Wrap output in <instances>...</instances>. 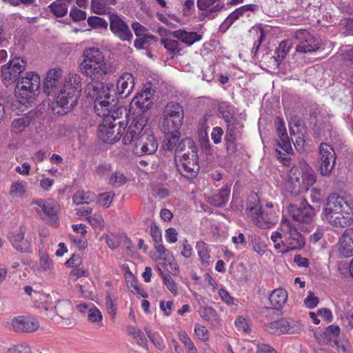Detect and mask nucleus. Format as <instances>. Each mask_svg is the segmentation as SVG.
I'll use <instances>...</instances> for the list:
<instances>
[{
  "label": "nucleus",
  "mask_w": 353,
  "mask_h": 353,
  "mask_svg": "<svg viewBox=\"0 0 353 353\" xmlns=\"http://www.w3.org/2000/svg\"><path fill=\"white\" fill-rule=\"evenodd\" d=\"M147 123L145 115L135 117L130 121L122 139L123 144L132 145L133 154L139 157L154 154L158 148L157 140Z\"/></svg>",
  "instance_id": "nucleus-1"
},
{
  "label": "nucleus",
  "mask_w": 353,
  "mask_h": 353,
  "mask_svg": "<svg viewBox=\"0 0 353 353\" xmlns=\"http://www.w3.org/2000/svg\"><path fill=\"white\" fill-rule=\"evenodd\" d=\"M111 90H114L112 83L104 85L102 83H90L87 85L86 92L94 100V111L101 117L115 115L119 118L123 109L117 107V102L111 95Z\"/></svg>",
  "instance_id": "nucleus-2"
},
{
  "label": "nucleus",
  "mask_w": 353,
  "mask_h": 353,
  "mask_svg": "<svg viewBox=\"0 0 353 353\" xmlns=\"http://www.w3.org/2000/svg\"><path fill=\"white\" fill-rule=\"evenodd\" d=\"M271 240L279 252L300 250L305 245L303 236L298 232L296 225L290 219L283 216L279 228L272 233Z\"/></svg>",
  "instance_id": "nucleus-3"
},
{
  "label": "nucleus",
  "mask_w": 353,
  "mask_h": 353,
  "mask_svg": "<svg viewBox=\"0 0 353 353\" xmlns=\"http://www.w3.org/2000/svg\"><path fill=\"white\" fill-rule=\"evenodd\" d=\"M323 219L333 226L347 227L353 222V208L344 197L332 194L323 210Z\"/></svg>",
  "instance_id": "nucleus-4"
},
{
  "label": "nucleus",
  "mask_w": 353,
  "mask_h": 353,
  "mask_svg": "<svg viewBox=\"0 0 353 353\" xmlns=\"http://www.w3.org/2000/svg\"><path fill=\"white\" fill-rule=\"evenodd\" d=\"M79 69L83 75L92 81V83H101L109 72V66L103 52L96 47L87 48L83 50Z\"/></svg>",
  "instance_id": "nucleus-5"
},
{
  "label": "nucleus",
  "mask_w": 353,
  "mask_h": 353,
  "mask_svg": "<svg viewBox=\"0 0 353 353\" xmlns=\"http://www.w3.org/2000/svg\"><path fill=\"white\" fill-rule=\"evenodd\" d=\"M175 163L178 171L186 178H193L199 171L195 143L190 138L183 139L175 151Z\"/></svg>",
  "instance_id": "nucleus-6"
},
{
  "label": "nucleus",
  "mask_w": 353,
  "mask_h": 353,
  "mask_svg": "<svg viewBox=\"0 0 353 353\" xmlns=\"http://www.w3.org/2000/svg\"><path fill=\"white\" fill-rule=\"evenodd\" d=\"M82 79L79 74L70 72L64 78L63 84L55 96V102L60 108L59 114L70 111L76 105L81 92Z\"/></svg>",
  "instance_id": "nucleus-7"
},
{
  "label": "nucleus",
  "mask_w": 353,
  "mask_h": 353,
  "mask_svg": "<svg viewBox=\"0 0 353 353\" xmlns=\"http://www.w3.org/2000/svg\"><path fill=\"white\" fill-rule=\"evenodd\" d=\"M316 181L313 170L307 165H303L300 173L298 168H292L287 175V179L279 184L281 189L296 196L299 193L306 192Z\"/></svg>",
  "instance_id": "nucleus-8"
},
{
  "label": "nucleus",
  "mask_w": 353,
  "mask_h": 353,
  "mask_svg": "<svg viewBox=\"0 0 353 353\" xmlns=\"http://www.w3.org/2000/svg\"><path fill=\"white\" fill-rule=\"evenodd\" d=\"M41 79L39 74L31 72L26 74L17 83L15 96L19 102L23 105L32 103L39 94Z\"/></svg>",
  "instance_id": "nucleus-9"
},
{
  "label": "nucleus",
  "mask_w": 353,
  "mask_h": 353,
  "mask_svg": "<svg viewBox=\"0 0 353 353\" xmlns=\"http://www.w3.org/2000/svg\"><path fill=\"white\" fill-rule=\"evenodd\" d=\"M115 115L103 118L102 123L98 128V137L103 142L112 143L119 140L124 132H126V123L124 121L116 122Z\"/></svg>",
  "instance_id": "nucleus-10"
},
{
  "label": "nucleus",
  "mask_w": 353,
  "mask_h": 353,
  "mask_svg": "<svg viewBox=\"0 0 353 353\" xmlns=\"http://www.w3.org/2000/svg\"><path fill=\"white\" fill-rule=\"evenodd\" d=\"M183 110L178 103L170 102L165 107L162 115V130L179 129L183 123Z\"/></svg>",
  "instance_id": "nucleus-11"
},
{
  "label": "nucleus",
  "mask_w": 353,
  "mask_h": 353,
  "mask_svg": "<svg viewBox=\"0 0 353 353\" xmlns=\"http://www.w3.org/2000/svg\"><path fill=\"white\" fill-rule=\"evenodd\" d=\"M275 124L279 137L275 151L277 153L278 158L281 159L283 165H286L288 163L287 156L290 154L292 148L287 134L283 120L280 117H277L275 119Z\"/></svg>",
  "instance_id": "nucleus-12"
},
{
  "label": "nucleus",
  "mask_w": 353,
  "mask_h": 353,
  "mask_svg": "<svg viewBox=\"0 0 353 353\" xmlns=\"http://www.w3.org/2000/svg\"><path fill=\"white\" fill-rule=\"evenodd\" d=\"M152 97L151 84L146 83L143 89L137 93L130 103L131 108L134 110L132 119L138 115H145L144 113L152 104Z\"/></svg>",
  "instance_id": "nucleus-13"
},
{
  "label": "nucleus",
  "mask_w": 353,
  "mask_h": 353,
  "mask_svg": "<svg viewBox=\"0 0 353 353\" xmlns=\"http://www.w3.org/2000/svg\"><path fill=\"white\" fill-rule=\"evenodd\" d=\"M26 61L21 57H14L1 68L3 83L8 86L14 82L21 73L25 70Z\"/></svg>",
  "instance_id": "nucleus-14"
},
{
  "label": "nucleus",
  "mask_w": 353,
  "mask_h": 353,
  "mask_svg": "<svg viewBox=\"0 0 353 353\" xmlns=\"http://www.w3.org/2000/svg\"><path fill=\"white\" fill-rule=\"evenodd\" d=\"M39 207V210H37L38 213L41 214L43 219H46L47 222L52 226L57 228L59 226V219L57 217V213L59 210V203L51 199L37 200L34 202Z\"/></svg>",
  "instance_id": "nucleus-15"
},
{
  "label": "nucleus",
  "mask_w": 353,
  "mask_h": 353,
  "mask_svg": "<svg viewBox=\"0 0 353 353\" xmlns=\"http://www.w3.org/2000/svg\"><path fill=\"white\" fill-rule=\"evenodd\" d=\"M8 323L11 330L19 333L33 332L39 327L37 319L30 315L14 316Z\"/></svg>",
  "instance_id": "nucleus-16"
},
{
  "label": "nucleus",
  "mask_w": 353,
  "mask_h": 353,
  "mask_svg": "<svg viewBox=\"0 0 353 353\" xmlns=\"http://www.w3.org/2000/svg\"><path fill=\"white\" fill-rule=\"evenodd\" d=\"M294 37L299 42L296 47L297 52H312L320 48L319 40L305 30H297Z\"/></svg>",
  "instance_id": "nucleus-17"
},
{
  "label": "nucleus",
  "mask_w": 353,
  "mask_h": 353,
  "mask_svg": "<svg viewBox=\"0 0 353 353\" xmlns=\"http://www.w3.org/2000/svg\"><path fill=\"white\" fill-rule=\"evenodd\" d=\"M319 170L322 175L327 176L332 170L336 161L334 149L330 145L323 143L319 147Z\"/></svg>",
  "instance_id": "nucleus-18"
},
{
  "label": "nucleus",
  "mask_w": 353,
  "mask_h": 353,
  "mask_svg": "<svg viewBox=\"0 0 353 353\" xmlns=\"http://www.w3.org/2000/svg\"><path fill=\"white\" fill-rule=\"evenodd\" d=\"M248 210V216L256 226L261 228H269L275 223L274 214L262 210L259 205L256 204L249 207Z\"/></svg>",
  "instance_id": "nucleus-19"
},
{
  "label": "nucleus",
  "mask_w": 353,
  "mask_h": 353,
  "mask_svg": "<svg viewBox=\"0 0 353 353\" xmlns=\"http://www.w3.org/2000/svg\"><path fill=\"white\" fill-rule=\"evenodd\" d=\"M286 210L292 219L290 221L296 225V222L299 223L310 222L314 214L313 208L307 204H303L300 208L294 204H289Z\"/></svg>",
  "instance_id": "nucleus-20"
},
{
  "label": "nucleus",
  "mask_w": 353,
  "mask_h": 353,
  "mask_svg": "<svg viewBox=\"0 0 353 353\" xmlns=\"http://www.w3.org/2000/svg\"><path fill=\"white\" fill-rule=\"evenodd\" d=\"M62 76L63 71L58 68L50 69L48 72L43 84V91L47 95H52L61 88L63 84Z\"/></svg>",
  "instance_id": "nucleus-21"
},
{
  "label": "nucleus",
  "mask_w": 353,
  "mask_h": 353,
  "mask_svg": "<svg viewBox=\"0 0 353 353\" xmlns=\"http://www.w3.org/2000/svg\"><path fill=\"white\" fill-rule=\"evenodd\" d=\"M134 87V78L129 72H125L121 75L117 81V88L111 90L121 98L128 97L132 92Z\"/></svg>",
  "instance_id": "nucleus-22"
},
{
  "label": "nucleus",
  "mask_w": 353,
  "mask_h": 353,
  "mask_svg": "<svg viewBox=\"0 0 353 353\" xmlns=\"http://www.w3.org/2000/svg\"><path fill=\"white\" fill-rule=\"evenodd\" d=\"M110 30L120 39L130 41L132 38V34L126 23L116 14L110 17Z\"/></svg>",
  "instance_id": "nucleus-23"
},
{
  "label": "nucleus",
  "mask_w": 353,
  "mask_h": 353,
  "mask_svg": "<svg viewBox=\"0 0 353 353\" xmlns=\"http://www.w3.org/2000/svg\"><path fill=\"white\" fill-rule=\"evenodd\" d=\"M341 329L336 325H330L323 332L314 334L316 339L320 344L330 345L332 347L339 341Z\"/></svg>",
  "instance_id": "nucleus-24"
},
{
  "label": "nucleus",
  "mask_w": 353,
  "mask_h": 353,
  "mask_svg": "<svg viewBox=\"0 0 353 353\" xmlns=\"http://www.w3.org/2000/svg\"><path fill=\"white\" fill-rule=\"evenodd\" d=\"M265 330L271 334H294L299 329L291 326L290 322L285 319H279L265 324Z\"/></svg>",
  "instance_id": "nucleus-25"
},
{
  "label": "nucleus",
  "mask_w": 353,
  "mask_h": 353,
  "mask_svg": "<svg viewBox=\"0 0 353 353\" xmlns=\"http://www.w3.org/2000/svg\"><path fill=\"white\" fill-rule=\"evenodd\" d=\"M24 228L20 227L16 230L11 232L8 235V239L13 248L21 252H29L30 250V243L24 239Z\"/></svg>",
  "instance_id": "nucleus-26"
},
{
  "label": "nucleus",
  "mask_w": 353,
  "mask_h": 353,
  "mask_svg": "<svg viewBox=\"0 0 353 353\" xmlns=\"http://www.w3.org/2000/svg\"><path fill=\"white\" fill-rule=\"evenodd\" d=\"M224 119L228 123L225 140L227 142L233 143L236 135L240 132L243 127V121L241 119H239L235 117H230L229 115H224Z\"/></svg>",
  "instance_id": "nucleus-27"
},
{
  "label": "nucleus",
  "mask_w": 353,
  "mask_h": 353,
  "mask_svg": "<svg viewBox=\"0 0 353 353\" xmlns=\"http://www.w3.org/2000/svg\"><path fill=\"white\" fill-rule=\"evenodd\" d=\"M339 250L345 257L353 255V229H347L340 237Z\"/></svg>",
  "instance_id": "nucleus-28"
},
{
  "label": "nucleus",
  "mask_w": 353,
  "mask_h": 353,
  "mask_svg": "<svg viewBox=\"0 0 353 353\" xmlns=\"http://www.w3.org/2000/svg\"><path fill=\"white\" fill-rule=\"evenodd\" d=\"M173 37L187 46H192L201 39V36L196 32H188L184 30H177L170 32Z\"/></svg>",
  "instance_id": "nucleus-29"
},
{
  "label": "nucleus",
  "mask_w": 353,
  "mask_h": 353,
  "mask_svg": "<svg viewBox=\"0 0 353 353\" xmlns=\"http://www.w3.org/2000/svg\"><path fill=\"white\" fill-rule=\"evenodd\" d=\"M198 312L203 320L210 322L212 325L217 326L221 324V317L213 307L199 305Z\"/></svg>",
  "instance_id": "nucleus-30"
},
{
  "label": "nucleus",
  "mask_w": 353,
  "mask_h": 353,
  "mask_svg": "<svg viewBox=\"0 0 353 353\" xmlns=\"http://www.w3.org/2000/svg\"><path fill=\"white\" fill-rule=\"evenodd\" d=\"M54 267L53 261L48 253L45 250L40 248L39 250V265L34 271L50 272L54 270Z\"/></svg>",
  "instance_id": "nucleus-31"
},
{
  "label": "nucleus",
  "mask_w": 353,
  "mask_h": 353,
  "mask_svg": "<svg viewBox=\"0 0 353 353\" xmlns=\"http://www.w3.org/2000/svg\"><path fill=\"white\" fill-rule=\"evenodd\" d=\"M288 299L287 292L282 288L274 290L269 296V300L272 307L276 310L283 307Z\"/></svg>",
  "instance_id": "nucleus-32"
},
{
  "label": "nucleus",
  "mask_w": 353,
  "mask_h": 353,
  "mask_svg": "<svg viewBox=\"0 0 353 353\" xmlns=\"http://www.w3.org/2000/svg\"><path fill=\"white\" fill-rule=\"evenodd\" d=\"M30 121L31 117L27 114L14 119L10 126L11 132L14 134H21L30 125Z\"/></svg>",
  "instance_id": "nucleus-33"
},
{
  "label": "nucleus",
  "mask_w": 353,
  "mask_h": 353,
  "mask_svg": "<svg viewBox=\"0 0 353 353\" xmlns=\"http://www.w3.org/2000/svg\"><path fill=\"white\" fill-rule=\"evenodd\" d=\"M230 194V187L225 185L221 188L218 193H216L210 196L209 198V202L214 206H221L228 202Z\"/></svg>",
  "instance_id": "nucleus-34"
},
{
  "label": "nucleus",
  "mask_w": 353,
  "mask_h": 353,
  "mask_svg": "<svg viewBox=\"0 0 353 353\" xmlns=\"http://www.w3.org/2000/svg\"><path fill=\"white\" fill-rule=\"evenodd\" d=\"M165 134V139L163 146L168 150H173L178 143L181 133L179 129L170 130V132H163Z\"/></svg>",
  "instance_id": "nucleus-35"
},
{
  "label": "nucleus",
  "mask_w": 353,
  "mask_h": 353,
  "mask_svg": "<svg viewBox=\"0 0 353 353\" xmlns=\"http://www.w3.org/2000/svg\"><path fill=\"white\" fill-rule=\"evenodd\" d=\"M88 311V320L90 323L94 324L97 327H101L103 324V314L100 310L92 303Z\"/></svg>",
  "instance_id": "nucleus-36"
},
{
  "label": "nucleus",
  "mask_w": 353,
  "mask_h": 353,
  "mask_svg": "<svg viewBox=\"0 0 353 353\" xmlns=\"http://www.w3.org/2000/svg\"><path fill=\"white\" fill-rule=\"evenodd\" d=\"M27 183L24 181H16L12 182L9 194L12 198L23 197L26 192Z\"/></svg>",
  "instance_id": "nucleus-37"
},
{
  "label": "nucleus",
  "mask_w": 353,
  "mask_h": 353,
  "mask_svg": "<svg viewBox=\"0 0 353 353\" xmlns=\"http://www.w3.org/2000/svg\"><path fill=\"white\" fill-rule=\"evenodd\" d=\"M196 249L201 264L204 266L209 265L211 257L208 245L203 241H199L196 243Z\"/></svg>",
  "instance_id": "nucleus-38"
},
{
  "label": "nucleus",
  "mask_w": 353,
  "mask_h": 353,
  "mask_svg": "<svg viewBox=\"0 0 353 353\" xmlns=\"http://www.w3.org/2000/svg\"><path fill=\"white\" fill-rule=\"evenodd\" d=\"M144 330L154 345L159 350H163L165 348V344L162 336L157 332H154L149 327H145Z\"/></svg>",
  "instance_id": "nucleus-39"
},
{
  "label": "nucleus",
  "mask_w": 353,
  "mask_h": 353,
  "mask_svg": "<svg viewBox=\"0 0 353 353\" xmlns=\"http://www.w3.org/2000/svg\"><path fill=\"white\" fill-rule=\"evenodd\" d=\"M58 316L63 319L69 318L72 311V306L70 301H59L54 307Z\"/></svg>",
  "instance_id": "nucleus-40"
},
{
  "label": "nucleus",
  "mask_w": 353,
  "mask_h": 353,
  "mask_svg": "<svg viewBox=\"0 0 353 353\" xmlns=\"http://www.w3.org/2000/svg\"><path fill=\"white\" fill-rule=\"evenodd\" d=\"M291 41L288 40L283 41L280 43L278 48L276 50L274 57V61L276 62L277 65L281 63L282 60L287 54L291 48Z\"/></svg>",
  "instance_id": "nucleus-41"
},
{
  "label": "nucleus",
  "mask_w": 353,
  "mask_h": 353,
  "mask_svg": "<svg viewBox=\"0 0 353 353\" xmlns=\"http://www.w3.org/2000/svg\"><path fill=\"white\" fill-rule=\"evenodd\" d=\"M126 332L128 334L132 336L134 339L137 340V343L140 345H144L146 343V339L143 332L138 328L137 326L133 325H129L126 327Z\"/></svg>",
  "instance_id": "nucleus-42"
},
{
  "label": "nucleus",
  "mask_w": 353,
  "mask_h": 353,
  "mask_svg": "<svg viewBox=\"0 0 353 353\" xmlns=\"http://www.w3.org/2000/svg\"><path fill=\"white\" fill-rule=\"evenodd\" d=\"M50 11L57 17H62L65 16L68 10V5L66 3L57 1L49 6Z\"/></svg>",
  "instance_id": "nucleus-43"
},
{
  "label": "nucleus",
  "mask_w": 353,
  "mask_h": 353,
  "mask_svg": "<svg viewBox=\"0 0 353 353\" xmlns=\"http://www.w3.org/2000/svg\"><path fill=\"white\" fill-rule=\"evenodd\" d=\"M94 199V195L85 190H78L73 196V201L77 205L89 203Z\"/></svg>",
  "instance_id": "nucleus-44"
},
{
  "label": "nucleus",
  "mask_w": 353,
  "mask_h": 353,
  "mask_svg": "<svg viewBox=\"0 0 353 353\" xmlns=\"http://www.w3.org/2000/svg\"><path fill=\"white\" fill-rule=\"evenodd\" d=\"M127 182V177L120 170L113 172L109 179V183L115 188H119Z\"/></svg>",
  "instance_id": "nucleus-45"
},
{
  "label": "nucleus",
  "mask_w": 353,
  "mask_h": 353,
  "mask_svg": "<svg viewBox=\"0 0 353 353\" xmlns=\"http://www.w3.org/2000/svg\"><path fill=\"white\" fill-rule=\"evenodd\" d=\"M161 274L163 284L166 286L167 289L173 296H177L179 294V288L172 276L162 272Z\"/></svg>",
  "instance_id": "nucleus-46"
},
{
  "label": "nucleus",
  "mask_w": 353,
  "mask_h": 353,
  "mask_svg": "<svg viewBox=\"0 0 353 353\" xmlns=\"http://www.w3.org/2000/svg\"><path fill=\"white\" fill-rule=\"evenodd\" d=\"M110 4L105 0H92L91 8L94 13L104 14L108 12Z\"/></svg>",
  "instance_id": "nucleus-47"
},
{
  "label": "nucleus",
  "mask_w": 353,
  "mask_h": 353,
  "mask_svg": "<svg viewBox=\"0 0 353 353\" xmlns=\"http://www.w3.org/2000/svg\"><path fill=\"white\" fill-rule=\"evenodd\" d=\"M123 238H125V236L123 234L110 232L106 234L105 241L108 247L113 250L118 248L120 245L121 240Z\"/></svg>",
  "instance_id": "nucleus-48"
},
{
  "label": "nucleus",
  "mask_w": 353,
  "mask_h": 353,
  "mask_svg": "<svg viewBox=\"0 0 353 353\" xmlns=\"http://www.w3.org/2000/svg\"><path fill=\"white\" fill-rule=\"evenodd\" d=\"M161 43L171 53H178L180 51V46L177 40L169 38H163Z\"/></svg>",
  "instance_id": "nucleus-49"
},
{
  "label": "nucleus",
  "mask_w": 353,
  "mask_h": 353,
  "mask_svg": "<svg viewBox=\"0 0 353 353\" xmlns=\"http://www.w3.org/2000/svg\"><path fill=\"white\" fill-rule=\"evenodd\" d=\"M114 196V192L113 191L103 192L98 196L97 202L104 208H109Z\"/></svg>",
  "instance_id": "nucleus-50"
},
{
  "label": "nucleus",
  "mask_w": 353,
  "mask_h": 353,
  "mask_svg": "<svg viewBox=\"0 0 353 353\" xmlns=\"http://www.w3.org/2000/svg\"><path fill=\"white\" fill-rule=\"evenodd\" d=\"M5 353H32L30 347L26 343H19L10 346Z\"/></svg>",
  "instance_id": "nucleus-51"
},
{
  "label": "nucleus",
  "mask_w": 353,
  "mask_h": 353,
  "mask_svg": "<svg viewBox=\"0 0 353 353\" xmlns=\"http://www.w3.org/2000/svg\"><path fill=\"white\" fill-rule=\"evenodd\" d=\"M88 23L90 26L94 28H101L107 29L108 22L99 17H90L88 19Z\"/></svg>",
  "instance_id": "nucleus-52"
},
{
  "label": "nucleus",
  "mask_w": 353,
  "mask_h": 353,
  "mask_svg": "<svg viewBox=\"0 0 353 353\" xmlns=\"http://www.w3.org/2000/svg\"><path fill=\"white\" fill-rule=\"evenodd\" d=\"M194 334L202 341H207L209 339V332L205 326L199 323L194 325Z\"/></svg>",
  "instance_id": "nucleus-53"
},
{
  "label": "nucleus",
  "mask_w": 353,
  "mask_h": 353,
  "mask_svg": "<svg viewBox=\"0 0 353 353\" xmlns=\"http://www.w3.org/2000/svg\"><path fill=\"white\" fill-rule=\"evenodd\" d=\"M219 295L221 299L228 305H237L238 301L230 294L225 289L221 288L219 290Z\"/></svg>",
  "instance_id": "nucleus-54"
},
{
  "label": "nucleus",
  "mask_w": 353,
  "mask_h": 353,
  "mask_svg": "<svg viewBox=\"0 0 353 353\" xmlns=\"http://www.w3.org/2000/svg\"><path fill=\"white\" fill-rule=\"evenodd\" d=\"M239 18V17L236 10L233 11L221 24L220 29L223 32L226 31Z\"/></svg>",
  "instance_id": "nucleus-55"
},
{
  "label": "nucleus",
  "mask_w": 353,
  "mask_h": 353,
  "mask_svg": "<svg viewBox=\"0 0 353 353\" xmlns=\"http://www.w3.org/2000/svg\"><path fill=\"white\" fill-rule=\"evenodd\" d=\"M154 248L157 250V252L158 253V256H152L154 260L163 259L165 261L168 255H172L168 250L165 248L161 243H155Z\"/></svg>",
  "instance_id": "nucleus-56"
},
{
  "label": "nucleus",
  "mask_w": 353,
  "mask_h": 353,
  "mask_svg": "<svg viewBox=\"0 0 353 353\" xmlns=\"http://www.w3.org/2000/svg\"><path fill=\"white\" fill-rule=\"evenodd\" d=\"M165 265L170 267L169 272L174 276H176L179 273V268L178 264L175 262L173 255H168L164 261Z\"/></svg>",
  "instance_id": "nucleus-57"
},
{
  "label": "nucleus",
  "mask_w": 353,
  "mask_h": 353,
  "mask_svg": "<svg viewBox=\"0 0 353 353\" xmlns=\"http://www.w3.org/2000/svg\"><path fill=\"white\" fill-rule=\"evenodd\" d=\"M105 305L107 307L108 313L112 316V319L114 318L117 312V304L114 299L110 294L105 296Z\"/></svg>",
  "instance_id": "nucleus-58"
},
{
  "label": "nucleus",
  "mask_w": 353,
  "mask_h": 353,
  "mask_svg": "<svg viewBox=\"0 0 353 353\" xmlns=\"http://www.w3.org/2000/svg\"><path fill=\"white\" fill-rule=\"evenodd\" d=\"M89 223L95 228L101 229L104 226V220L101 214H93L88 218Z\"/></svg>",
  "instance_id": "nucleus-59"
},
{
  "label": "nucleus",
  "mask_w": 353,
  "mask_h": 353,
  "mask_svg": "<svg viewBox=\"0 0 353 353\" xmlns=\"http://www.w3.org/2000/svg\"><path fill=\"white\" fill-rule=\"evenodd\" d=\"M70 17L74 21H80L85 19L86 13L85 11L78 9L77 8L74 6L70 10Z\"/></svg>",
  "instance_id": "nucleus-60"
},
{
  "label": "nucleus",
  "mask_w": 353,
  "mask_h": 353,
  "mask_svg": "<svg viewBox=\"0 0 353 353\" xmlns=\"http://www.w3.org/2000/svg\"><path fill=\"white\" fill-rule=\"evenodd\" d=\"M157 38L154 36H146V37H138L134 41V46L137 49H143L145 48L148 43L151 41L154 40L156 41Z\"/></svg>",
  "instance_id": "nucleus-61"
},
{
  "label": "nucleus",
  "mask_w": 353,
  "mask_h": 353,
  "mask_svg": "<svg viewBox=\"0 0 353 353\" xmlns=\"http://www.w3.org/2000/svg\"><path fill=\"white\" fill-rule=\"evenodd\" d=\"M332 347L336 348V353H353V348L347 342L340 343L338 341Z\"/></svg>",
  "instance_id": "nucleus-62"
},
{
  "label": "nucleus",
  "mask_w": 353,
  "mask_h": 353,
  "mask_svg": "<svg viewBox=\"0 0 353 353\" xmlns=\"http://www.w3.org/2000/svg\"><path fill=\"white\" fill-rule=\"evenodd\" d=\"M318 303V297L315 296L312 291H310L304 300L305 305L308 308H313L317 305Z\"/></svg>",
  "instance_id": "nucleus-63"
},
{
  "label": "nucleus",
  "mask_w": 353,
  "mask_h": 353,
  "mask_svg": "<svg viewBox=\"0 0 353 353\" xmlns=\"http://www.w3.org/2000/svg\"><path fill=\"white\" fill-rule=\"evenodd\" d=\"M165 238L168 243H174L177 241L178 232L174 228H170L165 230Z\"/></svg>",
  "instance_id": "nucleus-64"
}]
</instances>
